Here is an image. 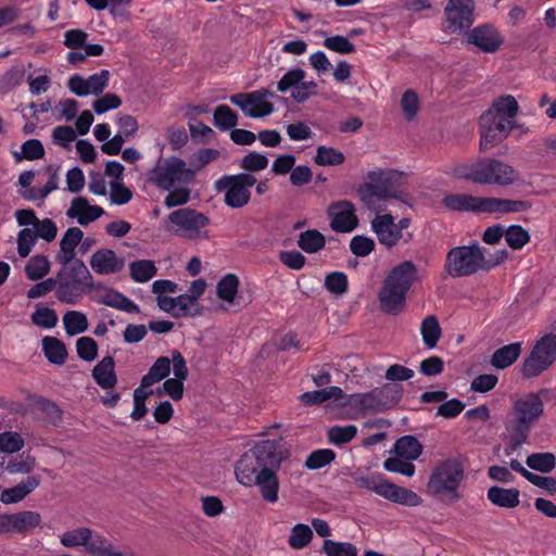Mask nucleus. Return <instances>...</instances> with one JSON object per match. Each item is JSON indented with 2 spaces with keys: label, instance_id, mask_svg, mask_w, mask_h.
<instances>
[{
  "label": "nucleus",
  "instance_id": "45",
  "mask_svg": "<svg viewBox=\"0 0 556 556\" xmlns=\"http://www.w3.org/2000/svg\"><path fill=\"white\" fill-rule=\"evenodd\" d=\"M213 123L219 130L227 131L237 126L238 115L228 105L220 104L214 109Z\"/></svg>",
  "mask_w": 556,
  "mask_h": 556
},
{
  "label": "nucleus",
  "instance_id": "43",
  "mask_svg": "<svg viewBox=\"0 0 556 556\" xmlns=\"http://www.w3.org/2000/svg\"><path fill=\"white\" fill-rule=\"evenodd\" d=\"M239 288V279L233 274L224 276L216 286V293L219 300L231 305L236 302Z\"/></svg>",
  "mask_w": 556,
  "mask_h": 556
},
{
  "label": "nucleus",
  "instance_id": "5",
  "mask_svg": "<svg viewBox=\"0 0 556 556\" xmlns=\"http://www.w3.org/2000/svg\"><path fill=\"white\" fill-rule=\"evenodd\" d=\"M60 265L61 268L54 277L55 298L61 303L77 305L83 298L92 290V275L81 260H76L71 264Z\"/></svg>",
  "mask_w": 556,
  "mask_h": 556
},
{
  "label": "nucleus",
  "instance_id": "59",
  "mask_svg": "<svg viewBox=\"0 0 556 556\" xmlns=\"http://www.w3.org/2000/svg\"><path fill=\"white\" fill-rule=\"evenodd\" d=\"M306 73L300 67H294L287 71L280 80L277 83V90L279 92H288L295 90L298 85L305 78Z\"/></svg>",
  "mask_w": 556,
  "mask_h": 556
},
{
  "label": "nucleus",
  "instance_id": "60",
  "mask_svg": "<svg viewBox=\"0 0 556 556\" xmlns=\"http://www.w3.org/2000/svg\"><path fill=\"white\" fill-rule=\"evenodd\" d=\"M412 462L413 460L395 455L383 462V468L389 472H396L405 477H413L415 475L416 467Z\"/></svg>",
  "mask_w": 556,
  "mask_h": 556
},
{
  "label": "nucleus",
  "instance_id": "56",
  "mask_svg": "<svg viewBox=\"0 0 556 556\" xmlns=\"http://www.w3.org/2000/svg\"><path fill=\"white\" fill-rule=\"evenodd\" d=\"M59 188V175L56 170L50 174L46 185L37 190H28L23 193V199L26 201H43L52 191Z\"/></svg>",
  "mask_w": 556,
  "mask_h": 556
},
{
  "label": "nucleus",
  "instance_id": "31",
  "mask_svg": "<svg viewBox=\"0 0 556 556\" xmlns=\"http://www.w3.org/2000/svg\"><path fill=\"white\" fill-rule=\"evenodd\" d=\"M486 496L493 505L503 508H515L520 503V492L515 488L505 489L494 485L488 490Z\"/></svg>",
  "mask_w": 556,
  "mask_h": 556
},
{
  "label": "nucleus",
  "instance_id": "37",
  "mask_svg": "<svg viewBox=\"0 0 556 556\" xmlns=\"http://www.w3.org/2000/svg\"><path fill=\"white\" fill-rule=\"evenodd\" d=\"M395 455L408 460H416L422 453V445L414 435H403L394 443Z\"/></svg>",
  "mask_w": 556,
  "mask_h": 556
},
{
  "label": "nucleus",
  "instance_id": "53",
  "mask_svg": "<svg viewBox=\"0 0 556 556\" xmlns=\"http://www.w3.org/2000/svg\"><path fill=\"white\" fill-rule=\"evenodd\" d=\"M50 271V261L46 255L37 254L33 256L25 266V273L28 279L39 280Z\"/></svg>",
  "mask_w": 556,
  "mask_h": 556
},
{
  "label": "nucleus",
  "instance_id": "21",
  "mask_svg": "<svg viewBox=\"0 0 556 556\" xmlns=\"http://www.w3.org/2000/svg\"><path fill=\"white\" fill-rule=\"evenodd\" d=\"M91 269L99 275H113L124 268L125 260L118 257L113 250L101 249L90 257Z\"/></svg>",
  "mask_w": 556,
  "mask_h": 556
},
{
  "label": "nucleus",
  "instance_id": "40",
  "mask_svg": "<svg viewBox=\"0 0 556 556\" xmlns=\"http://www.w3.org/2000/svg\"><path fill=\"white\" fill-rule=\"evenodd\" d=\"M62 321L65 333L70 337L85 332L89 326L87 315L80 311H67L63 315Z\"/></svg>",
  "mask_w": 556,
  "mask_h": 556
},
{
  "label": "nucleus",
  "instance_id": "20",
  "mask_svg": "<svg viewBox=\"0 0 556 556\" xmlns=\"http://www.w3.org/2000/svg\"><path fill=\"white\" fill-rule=\"evenodd\" d=\"M104 214L105 211L101 206L91 205L85 197L74 198L66 211V216L76 219L80 226H87Z\"/></svg>",
  "mask_w": 556,
  "mask_h": 556
},
{
  "label": "nucleus",
  "instance_id": "19",
  "mask_svg": "<svg viewBox=\"0 0 556 556\" xmlns=\"http://www.w3.org/2000/svg\"><path fill=\"white\" fill-rule=\"evenodd\" d=\"M468 40L483 52L493 53L498 50L503 39L498 30L485 24L475 27L468 33Z\"/></svg>",
  "mask_w": 556,
  "mask_h": 556
},
{
  "label": "nucleus",
  "instance_id": "58",
  "mask_svg": "<svg viewBox=\"0 0 556 556\" xmlns=\"http://www.w3.org/2000/svg\"><path fill=\"white\" fill-rule=\"evenodd\" d=\"M31 323L43 329L54 328L58 324V314L54 309L46 306H39L30 316Z\"/></svg>",
  "mask_w": 556,
  "mask_h": 556
},
{
  "label": "nucleus",
  "instance_id": "62",
  "mask_svg": "<svg viewBox=\"0 0 556 556\" xmlns=\"http://www.w3.org/2000/svg\"><path fill=\"white\" fill-rule=\"evenodd\" d=\"M336 458V453L330 448H320L312 452L304 465L307 469L316 470L330 464Z\"/></svg>",
  "mask_w": 556,
  "mask_h": 556
},
{
  "label": "nucleus",
  "instance_id": "3",
  "mask_svg": "<svg viewBox=\"0 0 556 556\" xmlns=\"http://www.w3.org/2000/svg\"><path fill=\"white\" fill-rule=\"evenodd\" d=\"M544 414V402L541 393H526L515 400L511 410V419L507 426L510 434L504 447L506 456H510L523 444L528 443L532 426Z\"/></svg>",
  "mask_w": 556,
  "mask_h": 556
},
{
  "label": "nucleus",
  "instance_id": "63",
  "mask_svg": "<svg viewBox=\"0 0 556 556\" xmlns=\"http://www.w3.org/2000/svg\"><path fill=\"white\" fill-rule=\"evenodd\" d=\"M323 551L327 556H356L357 548L350 542H336L332 540H325Z\"/></svg>",
  "mask_w": 556,
  "mask_h": 556
},
{
  "label": "nucleus",
  "instance_id": "18",
  "mask_svg": "<svg viewBox=\"0 0 556 556\" xmlns=\"http://www.w3.org/2000/svg\"><path fill=\"white\" fill-rule=\"evenodd\" d=\"M5 533L16 532L26 534L39 528L42 522L41 515L35 510H22L13 514H4Z\"/></svg>",
  "mask_w": 556,
  "mask_h": 556
},
{
  "label": "nucleus",
  "instance_id": "32",
  "mask_svg": "<svg viewBox=\"0 0 556 556\" xmlns=\"http://www.w3.org/2000/svg\"><path fill=\"white\" fill-rule=\"evenodd\" d=\"M522 351L521 342H514L494 351L491 356V365L496 369H505L513 365Z\"/></svg>",
  "mask_w": 556,
  "mask_h": 556
},
{
  "label": "nucleus",
  "instance_id": "51",
  "mask_svg": "<svg viewBox=\"0 0 556 556\" xmlns=\"http://www.w3.org/2000/svg\"><path fill=\"white\" fill-rule=\"evenodd\" d=\"M344 154L332 148L326 146H319L314 156V162L319 166H336L344 162Z\"/></svg>",
  "mask_w": 556,
  "mask_h": 556
},
{
  "label": "nucleus",
  "instance_id": "28",
  "mask_svg": "<svg viewBox=\"0 0 556 556\" xmlns=\"http://www.w3.org/2000/svg\"><path fill=\"white\" fill-rule=\"evenodd\" d=\"M92 378L97 384L109 390L116 386L115 361L112 356L103 357L92 369Z\"/></svg>",
  "mask_w": 556,
  "mask_h": 556
},
{
  "label": "nucleus",
  "instance_id": "34",
  "mask_svg": "<svg viewBox=\"0 0 556 556\" xmlns=\"http://www.w3.org/2000/svg\"><path fill=\"white\" fill-rule=\"evenodd\" d=\"M382 497L393 503L410 507L418 506L422 502L421 497L417 493L390 482L387 483Z\"/></svg>",
  "mask_w": 556,
  "mask_h": 556
},
{
  "label": "nucleus",
  "instance_id": "39",
  "mask_svg": "<svg viewBox=\"0 0 556 556\" xmlns=\"http://www.w3.org/2000/svg\"><path fill=\"white\" fill-rule=\"evenodd\" d=\"M42 351L47 359L54 365H63L66 361V346L54 337H45L42 339Z\"/></svg>",
  "mask_w": 556,
  "mask_h": 556
},
{
  "label": "nucleus",
  "instance_id": "12",
  "mask_svg": "<svg viewBox=\"0 0 556 556\" xmlns=\"http://www.w3.org/2000/svg\"><path fill=\"white\" fill-rule=\"evenodd\" d=\"M393 170L375 169L366 175V181L358 189L361 200L369 210H375L376 200L397 198Z\"/></svg>",
  "mask_w": 556,
  "mask_h": 556
},
{
  "label": "nucleus",
  "instance_id": "47",
  "mask_svg": "<svg viewBox=\"0 0 556 556\" xmlns=\"http://www.w3.org/2000/svg\"><path fill=\"white\" fill-rule=\"evenodd\" d=\"M219 155V151L213 148L199 149L190 156V166H187V169H191L193 172L194 179L197 173L202 170L210 163L216 161Z\"/></svg>",
  "mask_w": 556,
  "mask_h": 556
},
{
  "label": "nucleus",
  "instance_id": "17",
  "mask_svg": "<svg viewBox=\"0 0 556 556\" xmlns=\"http://www.w3.org/2000/svg\"><path fill=\"white\" fill-rule=\"evenodd\" d=\"M109 80L110 72L108 70H102L87 78L79 74H74L70 77L67 87L78 97L99 96L108 87Z\"/></svg>",
  "mask_w": 556,
  "mask_h": 556
},
{
  "label": "nucleus",
  "instance_id": "61",
  "mask_svg": "<svg viewBox=\"0 0 556 556\" xmlns=\"http://www.w3.org/2000/svg\"><path fill=\"white\" fill-rule=\"evenodd\" d=\"M25 445L23 437L15 431H4L0 433V452L4 454H14L20 452Z\"/></svg>",
  "mask_w": 556,
  "mask_h": 556
},
{
  "label": "nucleus",
  "instance_id": "36",
  "mask_svg": "<svg viewBox=\"0 0 556 556\" xmlns=\"http://www.w3.org/2000/svg\"><path fill=\"white\" fill-rule=\"evenodd\" d=\"M509 465L513 470L519 472L533 485L544 489L552 495L556 493V479L533 473L526 469L517 459L510 460Z\"/></svg>",
  "mask_w": 556,
  "mask_h": 556
},
{
  "label": "nucleus",
  "instance_id": "27",
  "mask_svg": "<svg viewBox=\"0 0 556 556\" xmlns=\"http://www.w3.org/2000/svg\"><path fill=\"white\" fill-rule=\"evenodd\" d=\"M86 553L89 556H134L124 553L109 538L102 535L96 530H91Z\"/></svg>",
  "mask_w": 556,
  "mask_h": 556
},
{
  "label": "nucleus",
  "instance_id": "46",
  "mask_svg": "<svg viewBox=\"0 0 556 556\" xmlns=\"http://www.w3.org/2000/svg\"><path fill=\"white\" fill-rule=\"evenodd\" d=\"M170 372V359L166 356L159 357L142 377L144 386H153L165 379Z\"/></svg>",
  "mask_w": 556,
  "mask_h": 556
},
{
  "label": "nucleus",
  "instance_id": "8",
  "mask_svg": "<svg viewBox=\"0 0 556 556\" xmlns=\"http://www.w3.org/2000/svg\"><path fill=\"white\" fill-rule=\"evenodd\" d=\"M210 225V218L190 207H180L173 211L164 223V228L177 237L188 240L207 239L206 227Z\"/></svg>",
  "mask_w": 556,
  "mask_h": 556
},
{
  "label": "nucleus",
  "instance_id": "2",
  "mask_svg": "<svg viewBox=\"0 0 556 556\" xmlns=\"http://www.w3.org/2000/svg\"><path fill=\"white\" fill-rule=\"evenodd\" d=\"M519 110L513 96L496 99L480 116V149L486 151L507 138L516 127L515 117Z\"/></svg>",
  "mask_w": 556,
  "mask_h": 556
},
{
  "label": "nucleus",
  "instance_id": "16",
  "mask_svg": "<svg viewBox=\"0 0 556 556\" xmlns=\"http://www.w3.org/2000/svg\"><path fill=\"white\" fill-rule=\"evenodd\" d=\"M330 228L339 233L352 232L358 225L355 207L352 202L341 200L333 202L327 210Z\"/></svg>",
  "mask_w": 556,
  "mask_h": 556
},
{
  "label": "nucleus",
  "instance_id": "38",
  "mask_svg": "<svg viewBox=\"0 0 556 556\" xmlns=\"http://www.w3.org/2000/svg\"><path fill=\"white\" fill-rule=\"evenodd\" d=\"M343 390L340 387H328L320 390L304 392L300 395V401L306 406L324 403L330 399H342Z\"/></svg>",
  "mask_w": 556,
  "mask_h": 556
},
{
  "label": "nucleus",
  "instance_id": "29",
  "mask_svg": "<svg viewBox=\"0 0 556 556\" xmlns=\"http://www.w3.org/2000/svg\"><path fill=\"white\" fill-rule=\"evenodd\" d=\"M156 301L161 311L172 315L175 318L188 315L193 307L191 298H188L184 294H180L176 298L157 296Z\"/></svg>",
  "mask_w": 556,
  "mask_h": 556
},
{
  "label": "nucleus",
  "instance_id": "14",
  "mask_svg": "<svg viewBox=\"0 0 556 556\" xmlns=\"http://www.w3.org/2000/svg\"><path fill=\"white\" fill-rule=\"evenodd\" d=\"M275 93L267 88H260L251 92H239L230 96L232 104L240 108L243 114L251 118H262L270 115L275 108L270 102Z\"/></svg>",
  "mask_w": 556,
  "mask_h": 556
},
{
  "label": "nucleus",
  "instance_id": "49",
  "mask_svg": "<svg viewBox=\"0 0 556 556\" xmlns=\"http://www.w3.org/2000/svg\"><path fill=\"white\" fill-rule=\"evenodd\" d=\"M130 276L132 280L143 283L156 275V267L152 261L140 260L129 264Z\"/></svg>",
  "mask_w": 556,
  "mask_h": 556
},
{
  "label": "nucleus",
  "instance_id": "15",
  "mask_svg": "<svg viewBox=\"0 0 556 556\" xmlns=\"http://www.w3.org/2000/svg\"><path fill=\"white\" fill-rule=\"evenodd\" d=\"M475 10V0H448L444 8V30L450 34L468 30L476 21Z\"/></svg>",
  "mask_w": 556,
  "mask_h": 556
},
{
  "label": "nucleus",
  "instance_id": "35",
  "mask_svg": "<svg viewBox=\"0 0 556 556\" xmlns=\"http://www.w3.org/2000/svg\"><path fill=\"white\" fill-rule=\"evenodd\" d=\"M530 207L531 204L522 200L485 198V213L523 212Z\"/></svg>",
  "mask_w": 556,
  "mask_h": 556
},
{
  "label": "nucleus",
  "instance_id": "1",
  "mask_svg": "<svg viewBox=\"0 0 556 556\" xmlns=\"http://www.w3.org/2000/svg\"><path fill=\"white\" fill-rule=\"evenodd\" d=\"M288 458V450L277 440L257 442L237 462L235 473L244 486L256 485L264 501H278L279 479L277 472Z\"/></svg>",
  "mask_w": 556,
  "mask_h": 556
},
{
  "label": "nucleus",
  "instance_id": "6",
  "mask_svg": "<svg viewBox=\"0 0 556 556\" xmlns=\"http://www.w3.org/2000/svg\"><path fill=\"white\" fill-rule=\"evenodd\" d=\"M455 176L481 185L509 186L518 180V173L508 164L497 160H481L462 164L454 170Z\"/></svg>",
  "mask_w": 556,
  "mask_h": 556
},
{
  "label": "nucleus",
  "instance_id": "13",
  "mask_svg": "<svg viewBox=\"0 0 556 556\" xmlns=\"http://www.w3.org/2000/svg\"><path fill=\"white\" fill-rule=\"evenodd\" d=\"M556 361V333H546L536 341L530 354L523 359L521 374L534 378L548 369Z\"/></svg>",
  "mask_w": 556,
  "mask_h": 556
},
{
  "label": "nucleus",
  "instance_id": "26",
  "mask_svg": "<svg viewBox=\"0 0 556 556\" xmlns=\"http://www.w3.org/2000/svg\"><path fill=\"white\" fill-rule=\"evenodd\" d=\"M40 482L41 480L38 476H28L13 488L0 490V501L5 505L20 503L35 491L40 485Z\"/></svg>",
  "mask_w": 556,
  "mask_h": 556
},
{
  "label": "nucleus",
  "instance_id": "54",
  "mask_svg": "<svg viewBox=\"0 0 556 556\" xmlns=\"http://www.w3.org/2000/svg\"><path fill=\"white\" fill-rule=\"evenodd\" d=\"M357 434V427L354 425L333 426L327 431L328 441L334 445H342L351 442Z\"/></svg>",
  "mask_w": 556,
  "mask_h": 556
},
{
  "label": "nucleus",
  "instance_id": "55",
  "mask_svg": "<svg viewBox=\"0 0 556 556\" xmlns=\"http://www.w3.org/2000/svg\"><path fill=\"white\" fill-rule=\"evenodd\" d=\"M505 241L513 250H520L530 241V235L522 226L510 225L505 229Z\"/></svg>",
  "mask_w": 556,
  "mask_h": 556
},
{
  "label": "nucleus",
  "instance_id": "25",
  "mask_svg": "<svg viewBox=\"0 0 556 556\" xmlns=\"http://www.w3.org/2000/svg\"><path fill=\"white\" fill-rule=\"evenodd\" d=\"M344 406L354 414V417L365 416L369 413H381L374 389L364 393L350 394L344 402Z\"/></svg>",
  "mask_w": 556,
  "mask_h": 556
},
{
  "label": "nucleus",
  "instance_id": "41",
  "mask_svg": "<svg viewBox=\"0 0 556 556\" xmlns=\"http://www.w3.org/2000/svg\"><path fill=\"white\" fill-rule=\"evenodd\" d=\"M91 528L78 527L60 535V543L66 548L84 547L86 551L91 534Z\"/></svg>",
  "mask_w": 556,
  "mask_h": 556
},
{
  "label": "nucleus",
  "instance_id": "22",
  "mask_svg": "<svg viewBox=\"0 0 556 556\" xmlns=\"http://www.w3.org/2000/svg\"><path fill=\"white\" fill-rule=\"evenodd\" d=\"M371 229L379 242L388 248L396 245L402 238V233L399 232L394 217L391 214L377 215L371 220Z\"/></svg>",
  "mask_w": 556,
  "mask_h": 556
},
{
  "label": "nucleus",
  "instance_id": "7",
  "mask_svg": "<svg viewBox=\"0 0 556 556\" xmlns=\"http://www.w3.org/2000/svg\"><path fill=\"white\" fill-rule=\"evenodd\" d=\"M484 268V250L477 241L452 248L444 261V270L452 278L472 276Z\"/></svg>",
  "mask_w": 556,
  "mask_h": 556
},
{
  "label": "nucleus",
  "instance_id": "42",
  "mask_svg": "<svg viewBox=\"0 0 556 556\" xmlns=\"http://www.w3.org/2000/svg\"><path fill=\"white\" fill-rule=\"evenodd\" d=\"M325 236L316 229L305 230L298 238V247L308 254L319 252L325 248Z\"/></svg>",
  "mask_w": 556,
  "mask_h": 556
},
{
  "label": "nucleus",
  "instance_id": "50",
  "mask_svg": "<svg viewBox=\"0 0 556 556\" xmlns=\"http://www.w3.org/2000/svg\"><path fill=\"white\" fill-rule=\"evenodd\" d=\"M13 156L15 161L22 160L35 161L45 156V148L40 140L28 139L21 146V151H14Z\"/></svg>",
  "mask_w": 556,
  "mask_h": 556
},
{
  "label": "nucleus",
  "instance_id": "23",
  "mask_svg": "<svg viewBox=\"0 0 556 556\" xmlns=\"http://www.w3.org/2000/svg\"><path fill=\"white\" fill-rule=\"evenodd\" d=\"M442 204L458 212L485 213V198L465 193H451L442 199Z\"/></svg>",
  "mask_w": 556,
  "mask_h": 556
},
{
  "label": "nucleus",
  "instance_id": "4",
  "mask_svg": "<svg viewBox=\"0 0 556 556\" xmlns=\"http://www.w3.org/2000/svg\"><path fill=\"white\" fill-rule=\"evenodd\" d=\"M416 278L417 267L412 261L394 266L378 293L381 311L389 315H399L405 307L406 295Z\"/></svg>",
  "mask_w": 556,
  "mask_h": 556
},
{
  "label": "nucleus",
  "instance_id": "64",
  "mask_svg": "<svg viewBox=\"0 0 556 556\" xmlns=\"http://www.w3.org/2000/svg\"><path fill=\"white\" fill-rule=\"evenodd\" d=\"M36 466V458L29 454L9 460L5 470L10 475H28Z\"/></svg>",
  "mask_w": 556,
  "mask_h": 556
},
{
  "label": "nucleus",
  "instance_id": "48",
  "mask_svg": "<svg viewBox=\"0 0 556 556\" xmlns=\"http://www.w3.org/2000/svg\"><path fill=\"white\" fill-rule=\"evenodd\" d=\"M313 539V530L305 523H296L291 528L288 544L293 549H302L309 544Z\"/></svg>",
  "mask_w": 556,
  "mask_h": 556
},
{
  "label": "nucleus",
  "instance_id": "11",
  "mask_svg": "<svg viewBox=\"0 0 556 556\" xmlns=\"http://www.w3.org/2000/svg\"><path fill=\"white\" fill-rule=\"evenodd\" d=\"M254 175L239 173L223 175L214 182V189L224 193V203L230 208H242L251 201V188L256 184Z\"/></svg>",
  "mask_w": 556,
  "mask_h": 556
},
{
  "label": "nucleus",
  "instance_id": "9",
  "mask_svg": "<svg viewBox=\"0 0 556 556\" xmlns=\"http://www.w3.org/2000/svg\"><path fill=\"white\" fill-rule=\"evenodd\" d=\"M149 181L161 190L170 189L193 182V172L187 169L186 162L178 156L160 159L149 172Z\"/></svg>",
  "mask_w": 556,
  "mask_h": 556
},
{
  "label": "nucleus",
  "instance_id": "24",
  "mask_svg": "<svg viewBox=\"0 0 556 556\" xmlns=\"http://www.w3.org/2000/svg\"><path fill=\"white\" fill-rule=\"evenodd\" d=\"M84 238V232L78 227L68 228L60 241V251L55 255L58 264H71L76 258V248Z\"/></svg>",
  "mask_w": 556,
  "mask_h": 556
},
{
  "label": "nucleus",
  "instance_id": "52",
  "mask_svg": "<svg viewBox=\"0 0 556 556\" xmlns=\"http://www.w3.org/2000/svg\"><path fill=\"white\" fill-rule=\"evenodd\" d=\"M526 464L533 470L548 473L556 466V457L551 452L533 453L527 457Z\"/></svg>",
  "mask_w": 556,
  "mask_h": 556
},
{
  "label": "nucleus",
  "instance_id": "57",
  "mask_svg": "<svg viewBox=\"0 0 556 556\" xmlns=\"http://www.w3.org/2000/svg\"><path fill=\"white\" fill-rule=\"evenodd\" d=\"M268 163L269 160L265 154L252 151L241 159L239 166L244 173L251 174L264 170Z\"/></svg>",
  "mask_w": 556,
  "mask_h": 556
},
{
  "label": "nucleus",
  "instance_id": "44",
  "mask_svg": "<svg viewBox=\"0 0 556 556\" xmlns=\"http://www.w3.org/2000/svg\"><path fill=\"white\" fill-rule=\"evenodd\" d=\"M420 333L424 344L428 349H433L441 338V327L434 315H428L421 323Z\"/></svg>",
  "mask_w": 556,
  "mask_h": 556
},
{
  "label": "nucleus",
  "instance_id": "33",
  "mask_svg": "<svg viewBox=\"0 0 556 556\" xmlns=\"http://www.w3.org/2000/svg\"><path fill=\"white\" fill-rule=\"evenodd\" d=\"M382 497L393 503L410 507L418 506L422 502L421 497L417 493L390 482L387 483Z\"/></svg>",
  "mask_w": 556,
  "mask_h": 556
},
{
  "label": "nucleus",
  "instance_id": "30",
  "mask_svg": "<svg viewBox=\"0 0 556 556\" xmlns=\"http://www.w3.org/2000/svg\"><path fill=\"white\" fill-rule=\"evenodd\" d=\"M403 387L397 383H386L375 388L374 392L377 397L380 412L393 408L397 405L403 396Z\"/></svg>",
  "mask_w": 556,
  "mask_h": 556
},
{
  "label": "nucleus",
  "instance_id": "10",
  "mask_svg": "<svg viewBox=\"0 0 556 556\" xmlns=\"http://www.w3.org/2000/svg\"><path fill=\"white\" fill-rule=\"evenodd\" d=\"M464 478L463 463L456 458H448L433 469L427 486L433 494L445 495L456 501L460 498L458 489Z\"/></svg>",
  "mask_w": 556,
  "mask_h": 556
}]
</instances>
